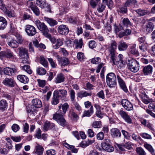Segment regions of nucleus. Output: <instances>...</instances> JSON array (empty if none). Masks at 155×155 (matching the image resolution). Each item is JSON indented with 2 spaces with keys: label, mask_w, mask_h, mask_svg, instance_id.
I'll use <instances>...</instances> for the list:
<instances>
[{
  "label": "nucleus",
  "mask_w": 155,
  "mask_h": 155,
  "mask_svg": "<svg viewBox=\"0 0 155 155\" xmlns=\"http://www.w3.org/2000/svg\"><path fill=\"white\" fill-rule=\"evenodd\" d=\"M34 13L37 16H38L40 14V11L38 8L35 5L32 9Z\"/></svg>",
  "instance_id": "obj_63"
},
{
  "label": "nucleus",
  "mask_w": 155,
  "mask_h": 155,
  "mask_svg": "<svg viewBox=\"0 0 155 155\" xmlns=\"http://www.w3.org/2000/svg\"><path fill=\"white\" fill-rule=\"evenodd\" d=\"M23 131L27 133L29 130V125L27 123H25L23 124Z\"/></svg>",
  "instance_id": "obj_59"
},
{
  "label": "nucleus",
  "mask_w": 155,
  "mask_h": 155,
  "mask_svg": "<svg viewBox=\"0 0 155 155\" xmlns=\"http://www.w3.org/2000/svg\"><path fill=\"white\" fill-rule=\"evenodd\" d=\"M140 136L143 138L147 139H151L152 138L151 135L146 133H142L140 134Z\"/></svg>",
  "instance_id": "obj_55"
},
{
  "label": "nucleus",
  "mask_w": 155,
  "mask_h": 155,
  "mask_svg": "<svg viewBox=\"0 0 155 155\" xmlns=\"http://www.w3.org/2000/svg\"><path fill=\"white\" fill-rule=\"evenodd\" d=\"M44 150L43 147L39 144L36 143V145L35 147L34 152L37 154H43Z\"/></svg>",
  "instance_id": "obj_20"
},
{
  "label": "nucleus",
  "mask_w": 155,
  "mask_h": 155,
  "mask_svg": "<svg viewBox=\"0 0 155 155\" xmlns=\"http://www.w3.org/2000/svg\"><path fill=\"white\" fill-rule=\"evenodd\" d=\"M94 113L93 107L91 106L90 109L87 110H85L83 112L82 117H89L91 116Z\"/></svg>",
  "instance_id": "obj_29"
},
{
  "label": "nucleus",
  "mask_w": 155,
  "mask_h": 155,
  "mask_svg": "<svg viewBox=\"0 0 155 155\" xmlns=\"http://www.w3.org/2000/svg\"><path fill=\"white\" fill-rule=\"evenodd\" d=\"M27 111L30 114H34L37 111V110L36 108L32 105L27 107Z\"/></svg>",
  "instance_id": "obj_33"
},
{
  "label": "nucleus",
  "mask_w": 155,
  "mask_h": 155,
  "mask_svg": "<svg viewBox=\"0 0 155 155\" xmlns=\"http://www.w3.org/2000/svg\"><path fill=\"white\" fill-rule=\"evenodd\" d=\"M117 44L115 41H112L108 46V51L109 54L114 64H117V62L115 61L116 58V54L117 49Z\"/></svg>",
  "instance_id": "obj_2"
},
{
  "label": "nucleus",
  "mask_w": 155,
  "mask_h": 155,
  "mask_svg": "<svg viewBox=\"0 0 155 155\" xmlns=\"http://www.w3.org/2000/svg\"><path fill=\"white\" fill-rule=\"evenodd\" d=\"M64 145L68 149H71V151L72 152L77 153L78 152V150L76 148H74V146L70 145L66 143H64Z\"/></svg>",
  "instance_id": "obj_39"
},
{
  "label": "nucleus",
  "mask_w": 155,
  "mask_h": 155,
  "mask_svg": "<svg viewBox=\"0 0 155 155\" xmlns=\"http://www.w3.org/2000/svg\"><path fill=\"white\" fill-rule=\"evenodd\" d=\"M154 26L151 22H149L146 24L143 28L144 32L147 33L150 32L152 31L154 28Z\"/></svg>",
  "instance_id": "obj_19"
},
{
  "label": "nucleus",
  "mask_w": 155,
  "mask_h": 155,
  "mask_svg": "<svg viewBox=\"0 0 155 155\" xmlns=\"http://www.w3.org/2000/svg\"><path fill=\"white\" fill-rule=\"evenodd\" d=\"M54 92L60 99H64L67 95V91L64 89H60L55 90Z\"/></svg>",
  "instance_id": "obj_9"
},
{
  "label": "nucleus",
  "mask_w": 155,
  "mask_h": 155,
  "mask_svg": "<svg viewBox=\"0 0 155 155\" xmlns=\"http://www.w3.org/2000/svg\"><path fill=\"white\" fill-rule=\"evenodd\" d=\"M121 104L124 109L127 111H130L133 110L132 104L126 99H122L121 101Z\"/></svg>",
  "instance_id": "obj_8"
},
{
  "label": "nucleus",
  "mask_w": 155,
  "mask_h": 155,
  "mask_svg": "<svg viewBox=\"0 0 155 155\" xmlns=\"http://www.w3.org/2000/svg\"><path fill=\"white\" fill-rule=\"evenodd\" d=\"M102 148L108 152H111L114 150L113 147L111 145L110 140L109 139H106L101 143Z\"/></svg>",
  "instance_id": "obj_6"
},
{
  "label": "nucleus",
  "mask_w": 155,
  "mask_h": 155,
  "mask_svg": "<svg viewBox=\"0 0 155 155\" xmlns=\"http://www.w3.org/2000/svg\"><path fill=\"white\" fill-rule=\"evenodd\" d=\"M88 155H102V154L96 150H94L90 151Z\"/></svg>",
  "instance_id": "obj_64"
},
{
  "label": "nucleus",
  "mask_w": 155,
  "mask_h": 155,
  "mask_svg": "<svg viewBox=\"0 0 155 155\" xmlns=\"http://www.w3.org/2000/svg\"><path fill=\"white\" fill-rule=\"evenodd\" d=\"M57 122L60 125L62 126H64L66 124L65 120L63 116L59 120H58Z\"/></svg>",
  "instance_id": "obj_49"
},
{
  "label": "nucleus",
  "mask_w": 155,
  "mask_h": 155,
  "mask_svg": "<svg viewBox=\"0 0 155 155\" xmlns=\"http://www.w3.org/2000/svg\"><path fill=\"white\" fill-rule=\"evenodd\" d=\"M106 81L109 87H115L117 85L116 77L115 74L113 72L108 73L106 76Z\"/></svg>",
  "instance_id": "obj_3"
},
{
  "label": "nucleus",
  "mask_w": 155,
  "mask_h": 155,
  "mask_svg": "<svg viewBox=\"0 0 155 155\" xmlns=\"http://www.w3.org/2000/svg\"><path fill=\"white\" fill-rule=\"evenodd\" d=\"M32 105L36 108H40L42 106L41 101L38 99H33L32 101Z\"/></svg>",
  "instance_id": "obj_23"
},
{
  "label": "nucleus",
  "mask_w": 155,
  "mask_h": 155,
  "mask_svg": "<svg viewBox=\"0 0 155 155\" xmlns=\"http://www.w3.org/2000/svg\"><path fill=\"white\" fill-rule=\"evenodd\" d=\"M58 30L60 34L64 35H67L69 31L68 27L65 25H63L58 27Z\"/></svg>",
  "instance_id": "obj_14"
},
{
  "label": "nucleus",
  "mask_w": 155,
  "mask_h": 155,
  "mask_svg": "<svg viewBox=\"0 0 155 155\" xmlns=\"http://www.w3.org/2000/svg\"><path fill=\"white\" fill-rule=\"evenodd\" d=\"M74 47L75 48L81 49L83 45V41L82 39H80L78 41L77 39H75L73 41Z\"/></svg>",
  "instance_id": "obj_21"
},
{
  "label": "nucleus",
  "mask_w": 155,
  "mask_h": 155,
  "mask_svg": "<svg viewBox=\"0 0 155 155\" xmlns=\"http://www.w3.org/2000/svg\"><path fill=\"white\" fill-rule=\"evenodd\" d=\"M39 61L40 63L45 67H47L48 65V63L44 57L43 56H40L39 58Z\"/></svg>",
  "instance_id": "obj_38"
},
{
  "label": "nucleus",
  "mask_w": 155,
  "mask_h": 155,
  "mask_svg": "<svg viewBox=\"0 0 155 155\" xmlns=\"http://www.w3.org/2000/svg\"><path fill=\"white\" fill-rule=\"evenodd\" d=\"M37 73L40 75H45L46 73L45 69L42 67L38 68L37 69Z\"/></svg>",
  "instance_id": "obj_44"
},
{
  "label": "nucleus",
  "mask_w": 155,
  "mask_h": 155,
  "mask_svg": "<svg viewBox=\"0 0 155 155\" xmlns=\"http://www.w3.org/2000/svg\"><path fill=\"white\" fill-rule=\"evenodd\" d=\"M8 44L9 46L12 48H16L18 45L17 41L13 39L9 41L8 42Z\"/></svg>",
  "instance_id": "obj_31"
},
{
  "label": "nucleus",
  "mask_w": 155,
  "mask_h": 155,
  "mask_svg": "<svg viewBox=\"0 0 155 155\" xmlns=\"http://www.w3.org/2000/svg\"><path fill=\"white\" fill-rule=\"evenodd\" d=\"M59 98L54 94L53 92V97H52L51 101V104L53 105H56L59 103Z\"/></svg>",
  "instance_id": "obj_35"
},
{
  "label": "nucleus",
  "mask_w": 155,
  "mask_h": 155,
  "mask_svg": "<svg viewBox=\"0 0 155 155\" xmlns=\"http://www.w3.org/2000/svg\"><path fill=\"white\" fill-rule=\"evenodd\" d=\"M64 79V78L63 74H58L56 78V83H60L63 82Z\"/></svg>",
  "instance_id": "obj_40"
},
{
  "label": "nucleus",
  "mask_w": 155,
  "mask_h": 155,
  "mask_svg": "<svg viewBox=\"0 0 155 155\" xmlns=\"http://www.w3.org/2000/svg\"><path fill=\"white\" fill-rule=\"evenodd\" d=\"M5 57L7 58H11L14 57L13 52L10 50H8L5 51Z\"/></svg>",
  "instance_id": "obj_45"
},
{
  "label": "nucleus",
  "mask_w": 155,
  "mask_h": 155,
  "mask_svg": "<svg viewBox=\"0 0 155 155\" xmlns=\"http://www.w3.org/2000/svg\"><path fill=\"white\" fill-rule=\"evenodd\" d=\"M69 63V61L68 59L67 58H64L61 61V66H66Z\"/></svg>",
  "instance_id": "obj_48"
},
{
  "label": "nucleus",
  "mask_w": 155,
  "mask_h": 155,
  "mask_svg": "<svg viewBox=\"0 0 155 155\" xmlns=\"http://www.w3.org/2000/svg\"><path fill=\"white\" fill-rule=\"evenodd\" d=\"M93 143L92 140H88L85 141L81 142L80 144V146L83 148H85Z\"/></svg>",
  "instance_id": "obj_36"
},
{
  "label": "nucleus",
  "mask_w": 155,
  "mask_h": 155,
  "mask_svg": "<svg viewBox=\"0 0 155 155\" xmlns=\"http://www.w3.org/2000/svg\"><path fill=\"white\" fill-rule=\"evenodd\" d=\"M77 57L78 59L80 61H83L85 58L84 53L81 52H79L78 53Z\"/></svg>",
  "instance_id": "obj_52"
},
{
  "label": "nucleus",
  "mask_w": 155,
  "mask_h": 155,
  "mask_svg": "<svg viewBox=\"0 0 155 155\" xmlns=\"http://www.w3.org/2000/svg\"><path fill=\"white\" fill-rule=\"evenodd\" d=\"M25 31L29 36H34L37 32L35 28L33 26L29 25H26Z\"/></svg>",
  "instance_id": "obj_7"
},
{
  "label": "nucleus",
  "mask_w": 155,
  "mask_h": 155,
  "mask_svg": "<svg viewBox=\"0 0 155 155\" xmlns=\"http://www.w3.org/2000/svg\"><path fill=\"white\" fill-rule=\"evenodd\" d=\"M17 78L21 82L24 84L27 83L29 81L28 78L26 76L23 75H18Z\"/></svg>",
  "instance_id": "obj_25"
},
{
  "label": "nucleus",
  "mask_w": 155,
  "mask_h": 155,
  "mask_svg": "<svg viewBox=\"0 0 155 155\" xmlns=\"http://www.w3.org/2000/svg\"><path fill=\"white\" fill-rule=\"evenodd\" d=\"M47 155H55L56 153V151L54 150L51 149L46 151Z\"/></svg>",
  "instance_id": "obj_53"
},
{
  "label": "nucleus",
  "mask_w": 155,
  "mask_h": 155,
  "mask_svg": "<svg viewBox=\"0 0 155 155\" xmlns=\"http://www.w3.org/2000/svg\"><path fill=\"white\" fill-rule=\"evenodd\" d=\"M152 66L149 65L144 67L142 71L145 75H149L152 73Z\"/></svg>",
  "instance_id": "obj_17"
},
{
  "label": "nucleus",
  "mask_w": 155,
  "mask_h": 155,
  "mask_svg": "<svg viewBox=\"0 0 155 155\" xmlns=\"http://www.w3.org/2000/svg\"><path fill=\"white\" fill-rule=\"evenodd\" d=\"M142 102L145 104L154 101V100L150 98L144 92L142 93L140 95Z\"/></svg>",
  "instance_id": "obj_12"
},
{
  "label": "nucleus",
  "mask_w": 155,
  "mask_h": 155,
  "mask_svg": "<svg viewBox=\"0 0 155 155\" xmlns=\"http://www.w3.org/2000/svg\"><path fill=\"white\" fill-rule=\"evenodd\" d=\"M103 2L106 4L110 8L112 6L113 2L111 0H102Z\"/></svg>",
  "instance_id": "obj_60"
},
{
  "label": "nucleus",
  "mask_w": 155,
  "mask_h": 155,
  "mask_svg": "<svg viewBox=\"0 0 155 155\" xmlns=\"http://www.w3.org/2000/svg\"><path fill=\"white\" fill-rule=\"evenodd\" d=\"M36 2L37 5L41 8H44L46 5L45 0H36Z\"/></svg>",
  "instance_id": "obj_37"
},
{
  "label": "nucleus",
  "mask_w": 155,
  "mask_h": 155,
  "mask_svg": "<svg viewBox=\"0 0 155 155\" xmlns=\"http://www.w3.org/2000/svg\"><path fill=\"white\" fill-rule=\"evenodd\" d=\"M136 47L135 44L132 45L130 47V51L131 54L137 56L139 55V53L137 50L136 49Z\"/></svg>",
  "instance_id": "obj_28"
},
{
  "label": "nucleus",
  "mask_w": 155,
  "mask_h": 155,
  "mask_svg": "<svg viewBox=\"0 0 155 155\" xmlns=\"http://www.w3.org/2000/svg\"><path fill=\"white\" fill-rule=\"evenodd\" d=\"M63 114L61 113L60 114L58 113H56L53 115V119L57 121H58V120H59L63 116Z\"/></svg>",
  "instance_id": "obj_50"
},
{
  "label": "nucleus",
  "mask_w": 155,
  "mask_h": 155,
  "mask_svg": "<svg viewBox=\"0 0 155 155\" xmlns=\"http://www.w3.org/2000/svg\"><path fill=\"white\" fill-rule=\"evenodd\" d=\"M35 23L38 29L41 31L43 35L46 37H50L49 30L47 25L43 22H41L39 20H36Z\"/></svg>",
  "instance_id": "obj_1"
},
{
  "label": "nucleus",
  "mask_w": 155,
  "mask_h": 155,
  "mask_svg": "<svg viewBox=\"0 0 155 155\" xmlns=\"http://www.w3.org/2000/svg\"><path fill=\"white\" fill-rule=\"evenodd\" d=\"M19 51V56L22 59V62L24 64H29L30 61L28 60L29 56L28 51L26 48L20 47L18 49Z\"/></svg>",
  "instance_id": "obj_4"
},
{
  "label": "nucleus",
  "mask_w": 155,
  "mask_h": 155,
  "mask_svg": "<svg viewBox=\"0 0 155 155\" xmlns=\"http://www.w3.org/2000/svg\"><path fill=\"white\" fill-rule=\"evenodd\" d=\"M137 3L136 0H127L125 2L124 5L125 7H131Z\"/></svg>",
  "instance_id": "obj_34"
},
{
  "label": "nucleus",
  "mask_w": 155,
  "mask_h": 155,
  "mask_svg": "<svg viewBox=\"0 0 155 155\" xmlns=\"http://www.w3.org/2000/svg\"><path fill=\"white\" fill-rule=\"evenodd\" d=\"M78 97L82 98L83 97H86L87 96H91L92 95V93L90 92H88L87 91H81L78 94Z\"/></svg>",
  "instance_id": "obj_24"
},
{
  "label": "nucleus",
  "mask_w": 155,
  "mask_h": 155,
  "mask_svg": "<svg viewBox=\"0 0 155 155\" xmlns=\"http://www.w3.org/2000/svg\"><path fill=\"white\" fill-rule=\"evenodd\" d=\"M63 44V43L62 40L60 38H58L57 39L55 42V44L54 45H53L52 47L54 49H57L59 48Z\"/></svg>",
  "instance_id": "obj_30"
},
{
  "label": "nucleus",
  "mask_w": 155,
  "mask_h": 155,
  "mask_svg": "<svg viewBox=\"0 0 155 155\" xmlns=\"http://www.w3.org/2000/svg\"><path fill=\"white\" fill-rule=\"evenodd\" d=\"M117 78L118 83L120 87L125 92H127L128 91V90L127 87L125 82L118 75H117Z\"/></svg>",
  "instance_id": "obj_15"
},
{
  "label": "nucleus",
  "mask_w": 155,
  "mask_h": 155,
  "mask_svg": "<svg viewBox=\"0 0 155 155\" xmlns=\"http://www.w3.org/2000/svg\"><path fill=\"white\" fill-rule=\"evenodd\" d=\"M96 137L98 140H102L104 138V134L103 132H101L97 134Z\"/></svg>",
  "instance_id": "obj_56"
},
{
  "label": "nucleus",
  "mask_w": 155,
  "mask_h": 155,
  "mask_svg": "<svg viewBox=\"0 0 155 155\" xmlns=\"http://www.w3.org/2000/svg\"><path fill=\"white\" fill-rule=\"evenodd\" d=\"M4 13L10 18L13 17L15 15L14 12L12 10H7L6 11L4 12Z\"/></svg>",
  "instance_id": "obj_57"
},
{
  "label": "nucleus",
  "mask_w": 155,
  "mask_h": 155,
  "mask_svg": "<svg viewBox=\"0 0 155 155\" xmlns=\"http://www.w3.org/2000/svg\"><path fill=\"white\" fill-rule=\"evenodd\" d=\"M2 83L5 86L10 87H14L15 82L14 80L12 78H6L3 81Z\"/></svg>",
  "instance_id": "obj_10"
},
{
  "label": "nucleus",
  "mask_w": 155,
  "mask_h": 155,
  "mask_svg": "<svg viewBox=\"0 0 155 155\" xmlns=\"http://www.w3.org/2000/svg\"><path fill=\"white\" fill-rule=\"evenodd\" d=\"M97 44L95 41L93 40L90 41L89 43V48L91 49H93L95 48Z\"/></svg>",
  "instance_id": "obj_58"
},
{
  "label": "nucleus",
  "mask_w": 155,
  "mask_h": 155,
  "mask_svg": "<svg viewBox=\"0 0 155 155\" xmlns=\"http://www.w3.org/2000/svg\"><path fill=\"white\" fill-rule=\"evenodd\" d=\"M127 66L128 68L134 72H137L139 69L140 66L138 63L133 59L128 60Z\"/></svg>",
  "instance_id": "obj_5"
},
{
  "label": "nucleus",
  "mask_w": 155,
  "mask_h": 155,
  "mask_svg": "<svg viewBox=\"0 0 155 155\" xmlns=\"http://www.w3.org/2000/svg\"><path fill=\"white\" fill-rule=\"evenodd\" d=\"M128 45L125 42L121 40L119 41L118 44V48L119 51H124L128 48Z\"/></svg>",
  "instance_id": "obj_18"
},
{
  "label": "nucleus",
  "mask_w": 155,
  "mask_h": 155,
  "mask_svg": "<svg viewBox=\"0 0 155 155\" xmlns=\"http://www.w3.org/2000/svg\"><path fill=\"white\" fill-rule=\"evenodd\" d=\"M110 134L113 138H120L121 137V134L118 129L114 128L110 130Z\"/></svg>",
  "instance_id": "obj_16"
},
{
  "label": "nucleus",
  "mask_w": 155,
  "mask_h": 155,
  "mask_svg": "<svg viewBox=\"0 0 155 155\" xmlns=\"http://www.w3.org/2000/svg\"><path fill=\"white\" fill-rule=\"evenodd\" d=\"M7 25L6 19L3 17H0V30H4Z\"/></svg>",
  "instance_id": "obj_27"
},
{
  "label": "nucleus",
  "mask_w": 155,
  "mask_h": 155,
  "mask_svg": "<svg viewBox=\"0 0 155 155\" xmlns=\"http://www.w3.org/2000/svg\"><path fill=\"white\" fill-rule=\"evenodd\" d=\"M22 68L29 74L32 73V71L29 65H25L21 67Z\"/></svg>",
  "instance_id": "obj_46"
},
{
  "label": "nucleus",
  "mask_w": 155,
  "mask_h": 155,
  "mask_svg": "<svg viewBox=\"0 0 155 155\" xmlns=\"http://www.w3.org/2000/svg\"><path fill=\"white\" fill-rule=\"evenodd\" d=\"M61 107L62 112L61 113L62 114H64L66 113L67 109L69 107V106L67 103H65L62 105Z\"/></svg>",
  "instance_id": "obj_47"
},
{
  "label": "nucleus",
  "mask_w": 155,
  "mask_h": 155,
  "mask_svg": "<svg viewBox=\"0 0 155 155\" xmlns=\"http://www.w3.org/2000/svg\"><path fill=\"white\" fill-rule=\"evenodd\" d=\"M17 71V68L15 67L12 68L6 67L4 69V73L5 75L11 76L16 72Z\"/></svg>",
  "instance_id": "obj_13"
},
{
  "label": "nucleus",
  "mask_w": 155,
  "mask_h": 155,
  "mask_svg": "<svg viewBox=\"0 0 155 155\" xmlns=\"http://www.w3.org/2000/svg\"><path fill=\"white\" fill-rule=\"evenodd\" d=\"M7 103L6 101L2 100L0 101V109L5 110L7 107Z\"/></svg>",
  "instance_id": "obj_41"
},
{
  "label": "nucleus",
  "mask_w": 155,
  "mask_h": 155,
  "mask_svg": "<svg viewBox=\"0 0 155 155\" xmlns=\"http://www.w3.org/2000/svg\"><path fill=\"white\" fill-rule=\"evenodd\" d=\"M44 19L51 26H54L58 24V22L52 18L45 17Z\"/></svg>",
  "instance_id": "obj_22"
},
{
  "label": "nucleus",
  "mask_w": 155,
  "mask_h": 155,
  "mask_svg": "<svg viewBox=\"0 0 155 155\" xmlns=\"http://www.w3.org/2000/svg\"><path fill=\"white\" fill-rule=\"evenodd\" d=\"M26 5L28 7L32 9L35 5L34 3L31 1H28L27 2Z\"/></svg>",
  "instance_id": "obj_62"
},
{
  "label": "nucleus",
  "mask_w": 155,
  "mask_h": 155,
  "mask_svg": "<svg viewBox=\"0 0 155 155\" xmlns=\"http://www.w3.org/2000/svg\"><path fill=\"white\" fill-rule=\"evenodd\" d=\"M136 151L139 155H146V153L144 150L140 147H137Z\"/></svg>",
  "instance_id": "obj_43"
},
{
  "label": "nucleus",
  "mask_w": 155,
  "mask_h": 155,
  "mask_svg": "<svg viewBox=\"0 0 155 155\" xmlns=\"http://www.w3.org/2000/svg\"><path fill=\"white\" fill-rule=\"evenodd\" d=\"M101 59L99 57H96L93 58L91 60L92 63L97 64L101 62Z\"/></svg>",
  "instance_id": "obj_54"
},
{
  "label": "nucleus",
  "mask_w": 155,
  "mask_h": 155,
  "mask_svg": "<svg viewBox=\"0 0 155 155\" xmlns=\"http://www.w3.org/2000/svg\"><path fill=\"white\" fill-rule=\"evenodd\" d=\"M68 116L69 117L73 120H77L79 118V117L77 114L73 110H70Z\"/></svg>",
  "instance_id": "obj_32"
},
{
  "label": "nucleus",
  "mask_w": 155,
  "mask_h": 155,
  "mask_svg": "<svg viewBox=\"0 0 155 155\" xmlns=\"http://www.w3.org/2000/svg\"><path fill=\"white\" fill-rule=\"evenodd\" d=\"M139 17L143 16L148 13V12L144 9L140 8L135 10Z\"/></svg>",
  "instance_id": "obj_26"
},
{
  "label": "nucleus",
  "mask_w": 155,
  "mask_h": 155,
  "mask_svg": "<svg viewBox=\"0 0 155 155\" xmlns=\"http://www.w3.org/2000/svg\"><path fill=\"white\" fill-rule=\"evenodd\" d=\"M119 114L123 119L127 123H132V120L130 116L124 111L120 110L119 112Z\"/></svg>",
  "instance_id": "obj_11"
},
{
  "label": "nucleus",
  "mask_w": 155,
  "mask_h": 155,
  "mask_svg": "<svg viewBox=\"0 0 155 155\" xmlns=\"http://www.w3.org/2000/svg\"><path fill=\"white\" fill-rule=\"evenodd\" d=\"M93 127L94 128H100L101 126V121H95L93 123Z\"/></svg>",
  "instance_id": "obj_51"
},
{
  "label": "nucleus",
  "mask_w": 155,
  "mask_h": 155,
  "mask_svg": "<svg viewBox=\"0 0 155 155\" xmlns=\"http://www.w3.org/2000/svg\"><path fill=\"white\" fill-rule=\"evenodd\" d=\"M143 146L149 152L153 148V147L151 145L148 144L147 142L144 143Z\"/></svg>",
  "instance_id": "obj_61"
},
{
  "label": "nucleus",
  "mask_w": 155,
  "mask_h": 155,
  "mask_svg": "<svg viewBox=\"0 0 155 155\" xmlns=\"http://www.w3.org/2000/svg\"><path fill=\"white\" fill-rule=\"evenodd\" d=\"M123 24L124 26L127 27L131 25L132 24L127 18H124L122 21Z\"/></svg>",
  "instance_id": "obj_42"
}]
</instances>
